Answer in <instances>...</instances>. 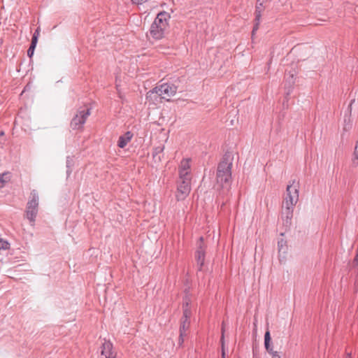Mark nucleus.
<instances>
[{
    "label": "nucleus",
    "mask_w": 358,
    "mask_h": 358,
    "mask_svg": "<svg viewBox=\"0 0 358 358\" xmlns=\"http://www.w3.org/2000/svg\"><path fill=\"white\" fill-rule=\"evenodd\" d=\"M206 246L203 243V239L201 237L197 243V250L196 251V259L199 269L201 270L205 261Z\"/></svg>",
    "instance_id": "nucleus-11"
},
{
    "label": "nucleus",
    "mask_w": 358,
    "mask_h": 358,
    "mask_svg": "<svg viewBox=\"0 0 358 358\" xmlns=\"http://www.w3.org/2000/svg\"><path fill=\"white\" fill-rule=\"evenodd\" d=\"M40 31H41V30H40V28H39V27H38V28L36 29V31H35V32H34V34L33 36H36L37 38H38V37H39V36H40Z\"/></svg>",
    "instance_id": "nucleus-24"
},
{
    "label": "nucleus",
    "mask_w": 358,
    "mask_h": 358,
    "mask_svg": "<svg viewBox=\"0 0 358 358\" xmlns=\"http://www.w3.org/2000/svg\"><path fill=\"white\" fill-rule=\"evenodd\" d=\"M91 114V108L87 105H83L80 106L74 113L71 121V127L73 130L81 131L83 126Z\"/></svg>",
    "instance_id": "nucleus-4"
},
{
    "label": "nucleus",
    "mask_w": 358,
    "mask_h": 358,
    "mask_svg": "<svg viewBox=\"0 0 358 358\" xmlns=\"http://www.w3.org/2000/svg\"><path fill=\"white\" fill-rule=\"evenodd\" d=\"M156 88L157 93L160 96V99L169 101L176 93V87L173 85L164 83Z\"/></svg>",
    "instance_id": "nucleus-10"
},
{
    "label": "nucleus",
    "mask_w": 358,
    "mask_h": 358,
    "mask_svg": "<svg viewBox=\"0 0 358 358\" xmlns=\"http://www.w3.org/2000/svg\"><path fill=\"white\" fill-rule=\"evenodd\" d=\"M171 15L168 12L162 11L157 14L150 28V35L155 40L164 37L169 25Z\"/></svg>",
    "instance_id": "nucleus-2"
},
{
    "label": "nucleus",
    "mask_w": 358,
    "mask_h": 358,
    "mask_svg": "<svg viewBox=\"0 0 358 358\" xmlns=\"http://www.w3.org/2000/svg\"><path fill=\"white\" fill-rule=\"evenodd\" d=\"M164 145L159 146V147L155 148L154 152H153L154 158H156L157 157L158 161L161 162L162 157L159 155L162 154L164 152Z\"/></svg>",
    "instance_id": "nucleus-16"
},
{
    "label": "nucleus",
    "mask_w": 358,
    "mask_h": 358,
    "mask_svg": "<svg viewBox=\"0 0 358 358\" xmlns=\"http://www.w3.org/2000/svg\"><path fill=\"white\" fill-rule=\"evenodd\" d=\"M270 355H271V358H281L280 355L277 351H272Z\"/></svg>",
    "instance_id": "nucleus-22"
},
{
    "label": "nucleus",
    "mask_w": 358,
    "mask_h": 358,
    "mask_svg": "<svg viewBox=\"0 0 358 358\" xmlns=\"http://www.w3.org/2000/svg\"><path fill=\"white\" fill-rule=\"evenodd\" d=\"M178 180L191 181V160L183 159L181 160L178 167Z\"/></svg>",
    "instance_id": "nucleus-8"
},
{
    "label": "nucleus",
    "mask_w": 358,
    "mask_h": 358,
    "mask_svg": "<svg viewBox=\"0 0 358 358\" xmlns=\"http://www.w3.org/2000/svg\"><path fill=\"white\" fill-rule=\"evenodd\" d=\"M146 99L150 103H154V104H157L159 101L162 100V99H160L159 94H158V93H157V88L156 87L155 89H153L152 90L149 91L147 93Z\"/></svg>",
    "instance_id": "nucleus-13"
},
{
    "label": "nucleus",
    "mask_w": 358,
    "mask_h": 358,
    "mask_svg": "<svg viewBox=\"0 0 358 358\" xmlns=\"http://www.w3.org/2000/svg\"><path fill=\"white\" fill-rule=\"evenodd\" d=\"M191 191V181L178 180L176 197L178 201L184 200Z\"/></svg>",
    "instance_id": "nucleus-6"
},
{
    "label": "nucleus",
    "mask_w": 358,
    "mask_h": 358,
    "mask_svg": "<svg viewBox=\"0 0 358 358\" xmlns=\"http://www.w3.org/2000/svg\"><path fill=\"white\" fill-rule=\"evenodd\" d=\"M1 43H2V42H1V41L0 40V45H1Z\"/></svg>",
    "instance_id": "nucleus-30"
},
{
    "label": "nucleus",
    "mask_w": 358,
    "mask_h": 358,
    "mask_svg": "<svg viewBox=\"0 0 358 358\" xmlns=\"http://www.w3.org/2000/svg\"><path fill=\"white\" fill-rule=\"evenodd\" d=\"M38 195L36 190L31 192V199L27 203L26 217L32 223L34 222L38 213Z\"/></svg>",
    "instance_id": "nucleus-5"
},
{
    "label": "nucleus",
    "mask_w": 358,
    "mask_h": 358,
    "mask_svg": "<svg viewBox=\"0 0 358 358\" xmlns=\"http://www.w3.org/2000/svg\"><path fill=\"white\" fill-rule=\"evenodd\" d=\"M188 306L189 303L187 301L183 304V315L181 318L180 326L181 336H185L186 335V331L189 329L190 324L191 310L188 308Z\"/></svg>",
    "instance_id": "nucleus-9"
},
{
    "label": "nucleus",
    "mask_w": 358,
    "mask_h": 358,
    "mask_svg": "<svg viewBox=\"0 0 358 358\" xmlns=\"http://www.w3.org/2000/svg\"><path fill=\"white\" fill-rule=\"evenodd\" d=\"M224 323H222V336H221V343H222V358H225V350H224Z\"/></svg>",
    "instance_id": "nucleus-17"
},
{
    "label": "nucleus",
    "mask_w": 358,
    "mask_h": 358,
    "mask_svg": "<svg viewBox=\"0 0 358 358\" xmlns=\"http://www.w3.org/2000/svg\"><path fill=\"white\" fill-rule=\"evenodd\" d=\"M35 48V46L30 45L29 48L27 50V55L29 57L31 58L34 55Z\"/></svg>",
    "instance_id": "nucleus-21"
},
{
    "label": "nucleus",
    "mask_w": 358,
    "mask_h": 358,
    "mask_svg": "<svg viewBox=\"0 0 358 358\" xmlns=\"http://www.w3.org/2000/svg\"><path fill=\"white\" fill-rule=\"evenodd\" d=\"M9 248V243L7 241L0 238V250H6Z\"/></svg>",
    "instance_id": "nucleus-19"
},
{
    "label": "nucleus",
    "mask_w": 358,
    "mask_h": 358,
    "mask_svg": "<svg viewBox=\"0 0 358 358\" xmlns=\"http://www.w3.org/2000/svg\"><path fill=\"white\" fill-rule=\"evenodd\" d=\"M10 180V174L4 173L0 174V188L3 187Z\"/></svg>",
    "instance_id": "nucleus-15"
},
{
    "label": "nucleus",
    "mask_w": 358,
    "mask_h": 358,
    "mask_svg": "<svg viewBox=\"0 0 358 358\" xmlns=\"http://www.w3.org/2000/svg\"><path fill=\"white\" fill-rule=\"evenodd\" d=\"M258 24H257L255 27L254 28L253 32L257 29Z\"/></svg>",
    "instance_id": "nucleus-29"
},
{
    "label": "nucleus",
    "mask_w": 358,
    "mask_h": 358,
    "mask_svg": "<svg viewBox=\"0 0 358 358\" xmlns=\"http://www.w3.org/2000/svg\"><path fill=\"white\" fill-rule=\"evenodd\" d=\"M264 346L269 354H271L272 351H274L273 347L271 345V335L269 331H266L264 335Z\"/></svg>",
    "instance_id": "nucleus-14"
},
{
    "label": "nucleus",
    "mask_w": 358,
    "mask_h": 358,
    "mask_svg": "<svg viewBox=\"0 0 358 358\" xmlns=\"http://www.w3.org/2000/svg\"><path fill=\"white\" fill-rule=\"evenodd\" d=\"M348 358H350V357H348Z\"/></svg>",
    "instance_id": "nucleus-31"
},
{
    "label": "nucleus",
    "mask_w": 358,
    "mask_h": 358,
    "mask_svg": "<svg viewBox=\"0 0 358 358\" xmlns=\"http://www.w3.org/2000/svg\"><path fill=\"white\" fill-rule=\"evenodd\" d=\"M231 166L232 163L227 160H223L218 165L216 178L217 188L228 189L230 187Z\"/></svg>",
    "instance_id": "nucleus-3"
},
{
    "label": "nucleus",
    "mask_w": 358,
    "mask_h": 358,
    "mask_svg": "<svg viewBox=\"0 0 358 358\" xmlns=\"http://www.w3.org/2000/svg\"><path fill=\"white\" fill-rule=\"evenodd\" d=\"M4 136V131L0 129V137Z\"/></svg>",
    "instance_id": "nucleus-27"
},
{
    "label": "nucleus",
    "mask_w": 358,
    "mask_h": 358,
    "mask_svg": "<svg viewBox=\"0 0 358 358\" xmlns=\"http://www.w3.org/2000/svg\"><path fill=\"white\" fill-rule=\"evenodd\" d=\"M38 38H37L36 36H33L31 39V45H34L36 47L38 43Z\"/></svg>",
    "instance_id": "nucleus-23"
},
{
    "label": "nucleus",
    "mask_w": 358,
    "mask_h": 358,
    "mask_svg": "<svg viewBox=\"0 0 358 358\" xmlns=\"http://www.w3.org/2000/svg\"><path fill=\"white\" fill-rule=\"evenodd\" d=\"M259 6H257V10H256V20H258V21H259V17H260V16H261V15H260V11H259V10H258V9H259Z\"/></svg>",
    "instance_id": "nucleus-25"
},
{
    "label": "nucleus",
    "mask_w": 358,
    "mask_h": 358,
    "mask_svg": "<svg viewBox=\"0 0 358 358\" xmlns=\"http://www.w3.org/2000/svg\"><path fill=\"white\" fill-rule=\"evenodd\" d=\"M184 338V336H181V332H180L179 341H178V344L180 345H181L183 343V342H184V338Z\"/></svg>",
    "instance_id": "nucleus-26"
},
{
    "label": "nucleus",
    "mask_w": 358,
    "mask_h": 358,
    "mask_svg": "<svg viewBox=\"0 0 358 358\" xmlns=\"http://www.w3.org/2000/svg\"><path fill=\"white\" fill-rule=\"evenodd\" d=\"M133 134L130 131L126 132L124 134L119 137L117 146L124 148L132 139Z\"/></svg>",
    "instance_id": "nucleus-12"
},
{
    "label": "nucleus",
    "mask_w": 358,
    "mask_h": 358,
    "mask_svg": "<svg viewBox=\"0 0 358 358\" xmlns=\"http://www.w3.org/2000/svg\"><path fill=\"white\" fill-rule=\"evenodd\" d=\"M355 148L358 149V139H357V141H356V145H355Z\"/></svg>",
    "instance_id": "nucleus-28"
},
{
    "label": "nucleus",
    "mask_w": 358,
    "mask_h": 358,
    "mask_svg": "<svg viewBox=\"0 0 358 358\" xmlns=\"http://www.w3.org/2000/svg\"><path fill=\"white\" fill-rule=\"evenodd\" d=\"M299 184L295 181L287 185L286 194L282 203V218L285 219L286 223H289L293 217V210L299 201Z\"/></svg>",
    "instance_id": "nucleus-1"
},
{
    "label": "nucleus",
    "mask_w": 358,
    "mask_h": 358,
    "mask_svg": "<svg viewBox=\"0 0 358 358\" xmlns=\"http://www.w3.org/2000/svg\"><path fill=\"white\" fill-rule=\"evenodd\" d=\"M99 352V358H116V352L113 350V343L106 338L101 341Z\"/></svg>",
    "instance_id": "nucleus-7"
},
{
    "label": "nucleus",
    "mask_w": 358,
    "mask_h": 358,
    "mask_svg": "<svg viewBox=\"0 0 358 358\" xmlns=\"http://www.w3.org/2000/svg\"><path fill=\"white\" fill-rule=\"evenodd\" d=\"M352 128V120L350 117L344 120L343 130L345 131H349Z\"/></svg>",
    "instance_id": "nucleus-18"
},
{
    "label": "nucleus",
    "mask_w": 358,
    "mask_h": 358,
    "mask_svg": "<svg viewBox=\"0 0 358 358\" xmlns=\"http://www.w3.org/2000/svg\"><path fill=\"white\" fill-rule=\"evenodd\" d=\"M352 162L354 164H358V149L357 148H355L354 150Z\"/></svg>",
    "instance_id": "nucleus-20"
}]
</instances>
